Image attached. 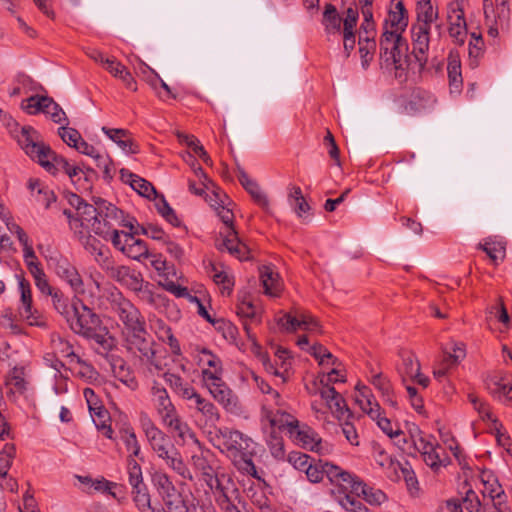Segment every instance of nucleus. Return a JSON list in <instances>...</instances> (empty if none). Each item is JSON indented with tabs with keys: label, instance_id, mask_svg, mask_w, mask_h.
Segmentation results:
<instances>
[{
	"label": "nucleus",
	"instance_id": "obj_47",
	"mask_svg": "<svg viewBox=\"0 0 512 512\" xmlns=\"http://www.w3.org/2000/svg\"><path fill=\"white\" fill-rule=\"evenodd\" d=\"M302 314L295 312L294 315L291 313H285L277 319V324L285 332H295L299 329H303L302 325Z\"/></svg>",
	"mask_w": 512,
	"mask_h": 512
},
{
	"label": "nucleus",
	"instance_id": "obj_26",
	"mask_svg": "<svg viewBox=\"0 0 512 512\" xmlns=\"http://www.w3.org/2000/svg\"><path fill=\"white\" fill-rule=\"evenodd\" d=\"M163 459L168 467L174 470L184 479L192 480V475L189 468L183 462L180 453L177 451L174 445L168 446L163 452L157 455Z\"/></svg>",
	"mask_w": 512,
	"mask_h": 512
},
{
	"label": "nucleus",
	"instance_id": "obj_19",
	"mask_svg": "<svg viewBox=\"0 0 512 512\" xmlns=\"http://www.w3.org/2000/svg\"><path fill=\"white\" fill-rule=\"evenodd\" d=\"M486 386L494 398L512 405V381L509 374L495 373L487 379Z\"/></svg>",
	"mask_w": 512,
	"mask_h": 512
},
{
	"label": "nucleus",
	"instance_id": "obj_34",
	"mask_svg": "<svg viewBox=\"0 0 512 512\" xmlns=\"http://www.w3.org/2000/svg\"><path fill=\"white\" fill-rule=\"evenodd\" d=\"M355 495L362 497L371 506H380L388 500L386 493L374 486L366 484L363 480Z\"/></svg>",
	"mask_w": 512,
	"mask_h": 512
},
{
	"label": "nucleus",
	"instance_id": "obj_57",
	"mask_svg": "<svg viewBox=\"0 0 512 512\" xmlns=\"http://www.w3.org/2000/svg\"><path fill=\"white\" fill-rule=\"evenodd\" d=\"M92 159L96 166L102 170L104 179L110 180L113 178L112 161L106 152L98 150L97 153L93 155Z\"/></svg>",
	"mask_w": 512,
	"mask_h": 512
},
{
	"label": "nucleus",
	"instance_id": "obj_48",
	"mask_svg": "<svg viewBox=\"0 0 512 512\" xmlns=\"http://www.w3.org/2000/svg\"><path fill=\"white\" fill-rule=\"evenodd\" d=\"M351 494L337 497V502L346 512H372L365 504Z\"/></svg>",
	"mask_w": 512,
	"mask_h": 512
},
{
	"label": "nucleus",
	"instance_id": "obj_61",
	"mask_svg": "<svg viewBox=\"0 0 512 512\" xmlns=\"http://www.w3.org/2000/svg\"><path fill=\"white\" fill-rule=\"evenodd\" d=\"M359 52L362 59V66L366 68L369 64V61L372 59L371 51L375 50L376 44L374 39H370L369 37H363L360 34L359 37Z\"/></svg>",
	"mask_w": 512,
	"mask_h": 512
},
{
	"label": "nucleus",
	"instance_id": "obj_21",
	"mask_svg": "<svg viewBox=\"0 0 512 512\" xmlns=\"http://www.w3.org/2000/svg\"><path fill=\"white\" fill-rule=\"evenodd\" d=\"M262 419L267 421L272 428L286 430L291 435L292 427H296L299 422L293 415L283 411L280 407L273 411L266 406L262 408Z\"/></svg>",
	"mask_w": 512,
	"mask_h": 512
},
{
	"label": "nucleus",
	"instance_id": "obj_15",
	"mask_svg": "<svg viewBox=\"0 0 512 512\" xmlns=\"http://www.w3.org/2000/svg\"><path fill=\"white\" fill-rule=\"evenodd\" d=\"M206 482L210 489L213 491L216 501L219 504L224 500L238 499L240 493L235 483L225 474L220 476L206 474Z\"/></svg>",
	"mask_w": 512,
	"mask_h": 512
},
{
	"label": "nucleus",
	"instance_id": "obj_60",
	"mask_svg": "<svg viewBox=\"0 0 512 512\" xmlns=\"http://www.w3.org/2000/svg\"><path fill=\"white\" fill-rule=\"evenodd\" d=\"M157 211L173 226H179L180 221L176 216L174 210L168 204L163 196L159 197L156 201Z\"/></svg>",
	"mask_w": 512,
	"mask_h": 512
},
{
	"label": "nucleus",
	"instance_id": "obj_28",
	"mask_svg": "<svg viewBox=\"0 0 512 512\" xmlns=\"http://www.w3.org/2000/svg\"><path fill=\"white\" fill-rule=\"evenodd\" d=\"M77 225V222H74L73 233L74 236L81 243V245L85 248V250L91 254L96 255V261L97 258L103 261L104 257H109L103 252V245L101 244V242L90 234L91 230L86 229L84 231H80Z\"/></svg>",
	"mask_w": 512,
	"mask_h": 512
},
{
	"label": "nucleus",
	"instance_id": "obj_2",
	"mask_svg": "<svg viewBox=\"0 0 512 512\" xmlns=\"http://www.w3.org/2000/svg\"><path fill=\"white\" fill-rule=\"evenodd\" d=\"M67 323L75 334L98 345L100 353H108L114 348V337L102 324L99 315L85 305L81 299H73V313L68 316Z\"/></svg>",
	"mask_w": 512,
	"mask_h": 512
},
{
	"label": "nucleus",
	"instance_id": "obj_23",
	"mask_svg": "<svg viewBox=\"0 0 512 512\" xmlns=\"http://www.w3.org/2000/svg\"><path fill=\"white\" fill-rule=\"evenodd\" d=\"M391 468L396 473L397 479L403 478L409 494L416 497L420 493V485L412 465L408 461L391 462Z\"/></svg>",
	"mask_w": 512,
	"mask_h": 512
},
{
	"label": "nucleus",
	"instance_id": "obj_49",
	"mask_svg": "<svg viewBox=\"0 0 512 512\" xmlns=\"http://www.w3.org/2000/svg\"><path fill=\"white\" fill-rule=\"evenodd\" d=\"M47 295L51 296L55 310L64 316L67 321L68 316L73 313V300L69 303L62 293L55 291L54 289L51 291V294Z\"/></svg>",
	"mask_w": 512,
	"mask_h": 512
},
{
	"label": "nucleus",
	"instance_id": "obj_54",
	"mask_svg": "<svg viewBox=\"0 0 512 512\" xmlns=\"http://www.w3.org/2000/svg\"><path fill=\"white\" fill-rule=\"evenodd\" d=\"M146 439L157 455L167 449L168 446L173 445L169 437L161 429L156 431L155 434L147 436Z\"/></svg>",
	"mask_w": 512,
	"mask_h": 512
},
{
	"label": "nucleus",
	"instance_id": "obj_55",
	"mask_svg": "<svg viewBox=\"0 0 512 512\" xmlns=\"http://www.w3.org/2000/svg\"><path fill=\"white\" fill-rule=\"evenodd\" d=\"M418 370H420V363L413 354L408 353L402 357V365L399 367V373L404 380L406 378L410 379L415 373H418Z\"/></svg>",
	"mask_w": 512,
	"mask_h": 512
},
{
	"label": "nucleus",
	"instance_id": "obj_45",
	"mask_svg": "<svg viewBox=\"0 0 512 512\" xmlns=\"http://www.w3.org/2000/svg\"><path fill=\"white\" fill-rule=\"evenodd\" d=\"M15 456V445L12 443H6L0 451V478L6 479Z\"/></svg>",
	"mask_w": 512,
	"mask_h": 512
},
{
	"label": "nucleus",
	"instance_id": "obj_22",
	"mask_svg": "<svg viewBox=\"0 0 512 512\" xmlns=\"http://www.w3.org/2000/svg\"><path fill=\"white\" fill-rule=\"evenodd\" d=\"M198 364L202 367L203 383L208 382V376H223V367L221 359L208 349H202L199 353Z\"/></svg>",
	"mask_w": 512,
	"mask_h": 512
},
{
	"label": "nucleus",
	"instance_id": "obj_39",
	"mask_svg": "<svg viewBox=\"0 0 512 512\" xmlns=\"http://www.w3.org/2000/svg\"><path fill=\"white\" fill-rule=\"evenodd\" d=\"M153 484L161 498L178 493L171 479L166 473L157 471L152 476Z\"/></svg>",
	"mask_w": 512,
	"mask_h": 512
},
{
	"label": "nucleus",
	"instance_id": "obj_16",
	"mask_svg": "<svg viewBox=\"0 0 512 512\" xmlns=\"http://www.w3.org/2000/svg\"><path fill=\"white\" fill-rule=\"evenodd\" d=\"M100 208H103L104 213L102 217L98 218L92 232L108 240V236L111 232L116 230L113 221L118 222V219L122 216V211L103 199H100Z\"/></svg>",
	"mask_w": 512,
	"mask_h": 512
},
{
	"label": "nucleus",
	"instance_id": "obj_52",
	"mask_svg": "<svg viewBox=\"0 0 512 512\" xmlns=\"http://www.w3.org/2000/svg\"><path fill=\"white\" fill-rule=\"evenodd\" d=\"M127 469L129 483L132 489L139 488L140 486H145V483L143 482L141 466L137 463V461L134 458H127Z\"/></svg>",
	"mask_w": 512,
	"mask_h": 512
},
{
	"label": "nucleus",
	"instance_id": "obj_1",
	"mask_svg": "<svg viewBox=\"0 0 512 512\" xmlns=\"http://www.w3.org/2000/svg\"><path fill=\"white\" fill-rule=\"evenodd\" d=\"M210 442L226 454L241 473L261 479L252 459L254 442L250 437L238 430L220 427L210 432Z\"/></svg>",
	"mask_w": 512,
	"mask_h": 512
},
{
	"label": "nucleus",
	"instance_id": "obj_43",
	"mask_svg": "<svg viewBox=\"0 0 512 512\" xmlns=\"http://www.w3.org/2000/svg\"><path fill=\"white\" fill-rule=\"evenodd\" d=\"M481 481L484 485L483 495L488 496L494 502L501 501V497L504 495V490L499 484L498 480L494 478L493 475L489 474L485 477V473L481 478Z\"/></svg>",
	"mask_w": 512,
	"mask_h": 512
},
{
	"label": "nucleus",
	"instance_id": "obj_53",
	"mask_svg": "<svg viewBox=\"0 0 512 512\" xmlns=\"http://www.w3.org/2000/svg\"><path fill=\"white\" fill-rule=\"evenodd\" d=\"M215 329L220 332L224 339L235 342L238 337V328L229 320L218 319L214 322Z\"/></svg>",
	"mask_w": 512,
	"mask_h": 512
},
{
	"label": "nucleus",
	"instance_id": "obj_3",
	"mask_svg": "<svg viewBox=\"0 0 512 512\" xmlns=\"http://www.w3.org/2000/svg\"><path fill=\"white\" fill-rule=\"evenodd\" d=\"M151 400L160 417L162 424L182 441L198 443L195 433L180 417L175 405L166 390L160 383L154 382L151 387Z\"/></svg>",
	"mask_w": 512,
	"mask_h": 512
},
{
	"label": "nucleus",
	"instance_id": "obj_4",
	"mask_svg": "<svg viewBox=\"0 0 512 512\" xmlns=\"http://www.w3.org/2000/svg\"><path fill=\"white\" fill-rule=\"evenodd\" d=\"M123 346L133 356L148 365L150 369L162 370V364L156 357L155 341L146 329V323L129 331H123Z\"/></svg>",
	"mask_w": 512,
	"mask_h": 512
},
{
	"label": "nucleus",
	"instance_id": "obj_14",
	"mask_svg": "<svg viewBox=\"0 0 512 512\" xmlns=\"http://www.w3.org/2000/svg\"><path fill=\"white\" fill-rule=\"evenodd\" d=\"M447 20L449 23V35L455 43L462 45L467 36V24L463 8L459 1L452 2L447 8Z\"/></svg>",
	"mask_w": 512,
	"mask_h": 512
},
{
	"label": "nucleus",
	"instance_id": "obj_6",
	"mask_svg": "<svg viewBox=\"0 0 512 512\" xmlns=\"http://www.w3.org/2000/svg\"><path fill=\"white\" fill-rule=\"evenodd\" d=\"M112 312L118 317L123 331H129L146 323L140 310L124 295L115 291L108 298Z\"/></svg>",
	"mask_w": 512,
	"mask_h": 512
},
{
	"label": "nucleus",
	"instance_id": "obj_46",
	"mask_svg": "<svg viewBox=\"0 0 512 512\" xmlns=\"http://www.w3.org/2000/svg\"><path fill=\"white\" fill-rule=\"evenodd\" d=\"M132 494L133 501L140 512H156L151 506V499L146 485L132 489Z\"/></svg>",
	"mask_w": 512,
	"mask_h": 512
},
{
	"label": "nucleus",
	"instance_id": "obj_24",
	"mask_svg": "<svg viewBox=\"0 0 512 512\" xmlns=\"http://www.w3.org/2000/svg\"><path fill=\"white\" fill-rule=\"evenodd\" d=\"M27 384L24 367H13L5 378V385L8 387L7 397L11 401H16V395L24 394L27 390Z\"/></svg>",
	"mask_w": 512,
	"mask_h": 512
},
{
	"label": "nucleus",
	"instance_id": "obj_44",
	"mask_svg": "<svg viewBox=\"0 0 512 512\" xmlns=\"http://www.w3.org/2000/svg\"><path fill=\"white\" fill-rule=\"evenodd\" d=\"M330 462H323L321 460L316 461L315 459L307 466L305 474L307 479L311 483H319L323 480L324 476L327 477V466H330Z\"/></svg>",
	"mask_w": 512,
	"mask_h": 512
},
{
	"label": "nucleus",
	"instance_id": "obj_12",
	"mask_svg": "<svg viewBox=\"0 0 512 512\" xmlns=\"http://www.w3.org/2000/svg\"><path fill=\"white\" fill-rule=\"evenodd\" d=\"M327 468V478L331 485L338 489L339 496L349 493L355 494L359 490L362 480L357 475L333 463Z\"/></svg>",
	"mask_w": 512,
	"mask_h": 512
},
{
	"label": "nucleus",
	"instance_id": "obj_41",
	"mask_svg": "<svg viewBox=\"0 0 512 512\" xmlns=\"http://www.w3.org/2000/svg\"><path fill=\"white\" fill-rule=\"evenodd\" d=\"M341 17L333 4H326L323 13V24L327 33H338L341 29Z\"/></svg>",
	"mask_w": 512,
	"mask_h": 512
},
{
	"label": "nucleus",
	"instance_id": "obj_58",
	"mask_svg": "<svg viewBox=\"0 0 512 512\" xmlns=\"http://www.w3.org/2000/svg\"><path fill=\"white\" fill-rule=\"evenodd\" d=\"M153 284L144 281L142 278L139 283L131 291L135 292L138 298L148 304L155 303V294L153 291Z\"/></svg>",
	"mask_w": 512,
	"mask_h": 512
},
{
	"label": "nucleus",
	"instance_id": "obj_8",
	"mask_svg": "<svg viewBox=\"0 0 512 512\" xmlns=\"http://www.w3.org/2000/svg\"><path fill=\"white\" fill-rule=\"evenodd\" d=\"M209 393L228 413L239 415L243 407L238 396L225 383L222 377L210 375L208 382L204 383Z\"/></svg>",
	"mask_w": 512,
	"mask_h": 512
},
{
	"label": "nucleus",
	"instance_id": "obj_37",
	"mask_svg": "<svg viewBox=\"0 0 512 512\" xmlns=\"http://www.w3.org/2000/svg\"><path fill=\"white\" fill-rule=\"evenodd\" d=\"M447 73L451 92L459 93L463 85V79L461 73V62L457 57H449Z\"/></svg>",
	"mask_w": 512,
	"mask_h": 512
},
{
	"label": "nucleus",
	"instance_id": "obj_36",
	"mask_svg": "<svg viewBox=\"0 0 512 512\" xmlns=\"http://www.w3.org/2000/svg\"><path fill=\"white\" fill-rule=\"evenodd\" d=\"M438 12L433 9L430 0H420L417 3V22L414 25L430 28L437 20Z\"/></svg>",
	"mask_w": 512,
	"mask_h": 512
},
{
	"label": "nucleus",
	"instance_id": "obj_62",
	"mask_svg": "<svg viewBox=\"0 0 512 512\" xmlns=\"http://www.w3.org/2000/svg\"><path fill=\"white\" fill-rule=\"evenodd\" d=\"M61 139L70 147L76 148L81 141V134L74 128L62 126L58 129Z\"/></svg>",
	"mask_w": 512,
	"mask_h": 512
},
{
	"label": "nucleus",
	"instance_id": "obj_27",
	"mask_svg": "<svg viewBox=\"0 0 512 512\" xmlns=\"http://www.w3.org/2000/svg\"><path fill=\"white\" fill-rule=\"evenodd\" d=\"M238 180L243 188L251 195L254 202L262 208H267L269 205L266 194L261 190L258 183L251 179L243 168L237 167Z\"/></svg>",
	"mask_w": 512,
	"mask_h": 512
},
{
	"label": "nucleus",
	"instance_id": "obj_25",
	"mask_svg": "<svg viewBox=\"0 0 512 512\" xmlns=\"http://www.w3.org/2000/svg\"><path fill=\"white\" fill-rule=\"evenodd\" d=\"M37 162L53 175L69 168V162L63 156L56 154L49 146L40 152Z\"/></svg>",
	"mask_w": 512,
	"mask_h": 512
},
{
	"label": "nucleus",
	"instance_id": "obj_9",
	"mask_svg": "<svg viewBox=\"0 0 512 512\" xmlns=\"http://www.w3.org/2000/svg\"><path fill=\"white\" fill-rule=\"evenodd\" d=\"M408 44L397 31L385 30L380 39V56L387 64L401 66L402 56L407 57Z\"/></svg>",
	"mask_w": 512,
	"mask_h": 512
},
{
	"label": "nucleus",
	"instance_id": "obj_56",
	"mask_svg": "<svg viewBox=\"0 0 512 512\" xmlns=\"http://www.w3.org/2000/svg\"><path fill=\"white\" fill-rule=\"evenodd\" d=\"M478 247L485 251L493 262L502 260L505 257V246L501 242L486 241L484 244L480 243Z\"/></svg>",
	"mask_w": 512,
	"mask_h": 512
},
{
	"label": "nucleus",
	"instance_id": "obj_7",
	"mask_svg": "<svg viewBox=\"0 0 512 512\" xmlns=\"http://www.w3.org/2000/svg\"><path fill=\"white\" fill-rule=\"evenodd\" d=\"M218 215L227 226V233L221 244L218 245V249L222 250L225 248L231 255L239 260H248L250 250L248 246L239 239L237 232L233 228V212L223 205L219 208Z\"/></svg>",
	"mask_w": 512,
	"mask_h": 512
},
{
	"label": "nucleus",
	"instance_id": "obj_59",
	"mask_svg": "<svg viewBox=\"0 0 512 512\" xmlns=\"http://www.w3.org/2000/svg\"><path fill=\"white\" fill-rule=\"evenodd\" d=\"M510 20V9L506 0H496L495 24L500 28H507Z\"/></svg>",
	"mask_w": 512,
	"mask_h": 512
},
{
	"label": "nucleus",
	"instance_id": "obj_50",
	"mask_svg": "<svg viewBox=\"0 0 512 512\" xmlns=\"http://www.w3.org/2000/svg\"><path fill=\"white\" fill-rule=\"evenodd\" d=\"M153 76L148 79V83L155 90L158 97L162 100L175 99L176 95L171 88L160 78V76L152 71Z\"/></svg>",
	"mask_w": 512,
	"mask_h": 512
},
{
	"label": "nucleus",
	"instance_id": "obj_38",
	"mask_svg": "<svg viewBox=\"0 0 512 512\" xmlns=\"http://www.w3.org/2000/svg\"><path fill=\"white\" fill-rule=\"evenodd\" d=\"M119 436L124 443L126 450L130 453L128 457L135 458L140 455V444L134 429L130 425H124L119 430Z\"/></svg>",
	"mask_w": 512,
	"mask_h": 512
},
{
	"label": "nucleus",
	"instance_id": "obj_11",
	"mask_svg": "<svg viewBox=\"0 0 512 512\" xmlns=\"http://www.w3.org/2000/svg\"><path fill=\"white\" fill-rule=\"evenodd\" d=\"M291 438L296 440L304 449L317 452L319 454H328L331 451V445L324 441L320 435L307 425L292 427Z\"/></svg>",
	"mask_w": 512,
	"mask_h": 512
},
{
	"label": "nucleus",
	"instance_id": "obj_40",
	"mask_svg": "<svg viewBox=\"0 0 512 512\" xmlns=\"http://www.w3.org/2000/svg\"><path fill=\"white\" fill-rule=\"evenodd\" d=\"M28 271L31 274V276L33 277L34 284L37 287V289L42 294H45V295L51 294V291L53 290V288L49 284L47 275L44 272V269L42 268L41 263L40 264L29 263Z\"/></svg>",
	"mask_w": 512,
	"mask_h": 512
},
{
	"label": "nucleus",
	"instance_id": "obj_32",
	"mask_svg": "<svg viewBox=\"0 0 512 512\" xmlns=\"http://www.w3.org/2000/svg\"><path fill=\"white\" fill-rule=\"evenodd\" d=\"M189 400L193 401L194 408L205 417L206 422L214 424L220 419L217 407L197 391Z\"/></svg>",
	"mask_w": 512,
	"mask_h": 512
},
{
	"label": "nucleus",
	"instance_id": "obj_20",
	"mask_svg": "<svg viewBox=\"0 0 512 512\" xmlns=\"http://www.w3.org/2000/svg\"><path fill=\"white\" fill-rule=\"evenodd\" d=\"M104 213L100 208V199L96 202V206L85 203L78 207L75 220H70V229L73 231L74 222H77L80 231L91 230L96 224L99 217Z\"/></svg>",
	"mask_w": 512,
	"mask_h": 512
},
{
	"label": "nucleus",
	"instance_id": "obj_18",
	"mask_svg": "<svg viewBox=\"0 0 512 512\" xmlns=\"http://www.w3.org/2000/svg\"><path fill=\"white\" fill-rule=\"evenodd\" d=\"M15 138L25 153L36 161L40 156V152L44 151L47 147L46 144L39 140V133L31 126L21 127Z\"/></svg>",
	"mask_w": 512,
	"mask_h": 512
},
{
	"label": "nucleus",
	"instance_id": "obj_10",
	"mask_svg": "<svg viewBox=\"0 0 512 512\" xmlns=\"http://www.w3.org/2000/svg\"><path fill=\"white\" fill-rule=\"evenodd\" d=\"M97 262L111 279L129 290L135 288L143 278L139 271L129 266L115 265L110 257H104L103 261L97 258Z\"/></svg>",
	"mask_w": 512,
	"mask_h": 512
},
{
	"label": "nucleus",
	"instance_id": "obj_35",
	"mask_svg": "<svg viewBox=\"0 0 512 512\" xmlns=\"http://www.w3.org/2000/svg\"><path fill=\"white\" fill-rule=\"evenodd\" d=\"M319 394L321 398L326 401L329 409L332 412L343 414L346 403L343 397L335 390L334 387L325 384L322 388H320Z\"/></svg>",
	"mask_w": 512,
	"mask_h": 512
},
{
	"label": "nucleus",
	"instance_id": "obj_33",
	"mask_svg": "<svg viewBox=\"0 0 512 512\" xmlns=\"http://www.w3.org/2000/svg\"><path fill=\"white\" fill-rule=\"evenodd\" d=\"M260 279L265 294L276 297L281 292V282L279 274L269 266H263L260 269Z\"/></svg>",
	"mask_w": 512,
	"mask_h": 512
},
{
	"label": "nucleus",
	"instance_id": "obj_17",
	"mask_svg": "<svg viewBox=\"0 0 512 512\" xmlns=\"http://www.w3.org/2000/svg\"><path fill=\"white\" fill-rule=\"evenodd\" d=\"M412 25V54L414 55L419 67L422 69L428 61V50L430 42V28Z\"/></svg>",
	"mask_w": 512,
	"mask_h": 512
},
{
	"label": "nucleus",
	"instance_id": "obj_13",
	"mask_svg": "<svg viewBox=\"0 0 512 512\" xmlns=\"http://www.w3.org/2000/svg\"><path fill=\"white\" fill-rule=\"evenodd\" d=\"M49 264L53 267L56 275L64 280L75 293L84 292L82 277L67 258L61 255L50 257Z\"/></svg>",
	"mask_w": 512,
	"mask_h": 512
},
{
	"label": "nucleus",
	"instance_id": "obj_29",
	"mask_svg": "<svg viewBox=\"0 0 512 512\" xmlns=\"http://www.w3.org/2000/svg\"><path fill=\"white\" fill-rule=\"evenodd\" d=\"M103 133L115 142L123 151L136 154L139 152V146L129 136L125 129L102 127Z\"/></svg>",
	"mask_w": 512,
	"mask_h": 512
},
{
	"label": "nucleus",
	"instance_id": "obj_31",
	"mask_svg": "<svg viewBox=\"0 0 512 512\" xmlns=\"http://www.w3.org/2000/svg\"><path fill=\"white\" fill-rule=\"evenodd\" d=\"M137 234H139L137 230L134 233H123V237H125L123 254L134 260L148 258V247L143 240L135 238Z\"/></svg>",
	"mask_w": 512,
	"mask_h": 512
},
{
	"label": "nucleus",
	"instance_id": "obj_64",
	"mask_svg": "<svg viewBox=\"0 0 512 512\" xmlns=\"http://www.w3.org/2000/svg\"><path fill=\"white\" fill-rule=\"evenodd\" d=\"M312 458L307 454L293 451L288 454V462L297 470L305 472L307 466L312 462Z\"/></svg>",
	"mask_w": 512,
	"mask_h": 512
},
{
	"label": "nucleus",
	"instance_id": "obj_51",
	"mask_svg": "<svg viewBox=\"0 0 512 512\" xmlns=\"http://www.w3.org/2000/svg\"><path fill=\"white\" fill-rule=\"evenodd\" d=\"M468 52L471 61L470 65L477 66L478 58L482 56L484 52V40L480 34H476L475 32L471 33Z\"/></svg>",
	"mask_w": 512,
	"mask_h": 512
},
{
	"label": "nucleus",
	"instance_id": "obj_5",
	"mask_svg": "<svg viewBox=\"0 0 512 512\" xmlns=\"http://www.w3.org/2000/svg\"><path fill=\"white\" fill-rule=\"evenodd\" d=\"M413 451L419 452L423 461L433 471L437 472L441 467L448 463V457L444 448L436 441L432 435H423L418 427H415V434L411 432Z\"/></svg>",
	"mask_w": 512,
	"mask_h": 512
},
{
	"label": "nucleus",
	"instance_id": "obj_63",
	"mask_svg": "<svg viewBox=\"0 0 512 512\" xmlns=\"http://www.w3.org/2000/svg\"><path fill=\"white\" fill-rule=\"evenodd\" d=\"M131 188L135 190L139 195L148 199H150L152 196H156V189L154 186L149 181L140 176L134 180Z\"/></svg>",
	"mask_w": 512,
	"mask_h": 512
},
{
	"label": "nucleus",
	"instance_id": "obj_42",
	"mask_svg": "<svg viewBox=\"0 0 512 512\" xmlns=\"http://www.w3.org/2000/svg\"><path fill=\"white\" fill-rule=\"evenodd\" d=\"M42 106L43 109L41 112L50 115L51 119L55 123H68V119L64 110L52 98L48 96H42Z\"/></svg>",
	"mask_w": 512,
	"mask_h": 512
},
{
	"label": "nucleus",
	"instance_id": "obj_30",
	"mask_svg": "<svg viewBox=\"0 0 512 512\" xmlns=\"http://www.w3.org/2000/svg\"><path fill=\"white\" fill-rule=\"evenodd\" d=\"M163 378L170 389L183 399L189 400L196 393V390L188 381L173 372H165Z\"/></svg>",
	"mask_w": 512,
	"mask_h": 512
}]
</instances>
